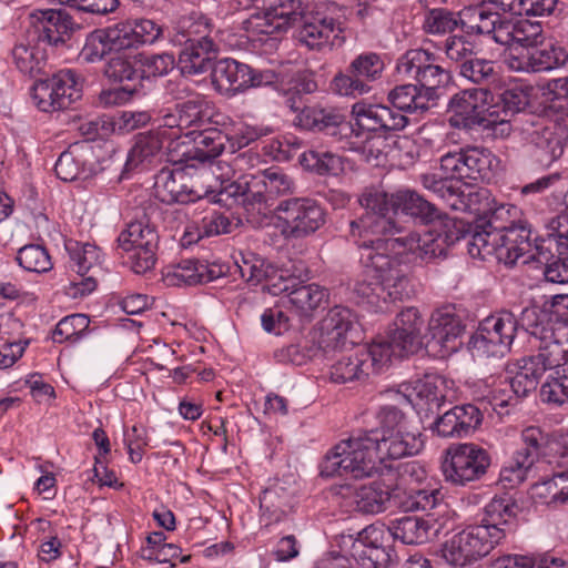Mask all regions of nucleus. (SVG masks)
Wrapping results in <instances>:
<instances>
[{"instance_id":"obj_30","label":"nucleus","mask_w":568,"mask_h":568,"mask_svg":"<svg viewBox=\"0 0 568 568\" xmlns=\"http://www.w3.org/2000/svg\"><path fill=\"white\" fill-rule=\"evenodd\" d=\"M193 145L186 148L181 155H172L171 161L183 162L195 160L201 163L212 162L224 152L234 153V140L216 128L205 129L196 133L193 138Z\"/></svg>"},{"instance_id":"obj_16","label":"nucleus","mask_w":568,"mask_h":568,"mask_svg":"<svg viewBox=\"0 0 568 568\" xmlns=\"http://www.w3.org/2000/svg\"><path fill=\"white\" fill-rule=\"evenodd\" d=\"M275 215L285 239H302L316 232L325 223V213L316 201L291 197L281 201Z\"/></svg>"},{"instance_id":"obj_63","label":"nucleus","mask_w":568,"mask_h":568,"mask_svg":"<svg viewBox=\"0 0 568 568\" xmlns=\"http://www.w3.org/2000/svg\"><path fill=\"white\" fill-rule=\"evenodd\" d=\"M420 398L439 408L447 399V382L442 376H426L414 388Z\"/></svg>"},{"instance_id":"obj_17","label":"nucleus","mask_w":568,"mask_h":568,"mask_svg":"<svg viewBox=\"0 0 568 568\" xmlns=\"http://www.w3.org/2000/svg\"><path fill=\"white\" fill-rule=\"evenodd\" d=\"M384 71L382 58L374 52L355 57L345 71H339L331 81L334 93L343 97L363 95L372 90L371 83L379 80Z\"/></svg>"},{"instance_id":"obj_46","label":"nucleus","mask_w":568,"mask_h":568,"mask_svg":"<svg viewBox=\"0 0 568 568\" xmlns=\"http://www.w3.org/2000/svg\"><path fill=\"white\" fill-rule=\"evenodd\" d=\"M457 69L460 77L485 88L499 79L495 63L491 60L477 58V54L466 60Z\"/></svg>"},{"instance_id":"obj_18","label":"nucleus","mask_w":568,"mask_h":568,"mask_svg":"<svg viewBox=\"0 0 568 568\" xmlns=\"http://www.w3.org/2000/svg\"><path fill=\"white\" fill-rule=\"evenodd\" d=\"M34 105L42 112L69 109L81 98V88L72 70H61L51 78L37 81L31 91Z\"/></svg>"},{"instance_id":"obj_43","label":"nucleus","mask_w":568,"mask_h":568,"mask_svg":"<svg viewBox=\"0 0 568 568\" xmlns=\"http://www.w3.org/2000/svg\"><path fill=\"white\" fill-rule=\"evenodd\" d=\"M388 101L398 112L424 113L430 108V99L417 84H402L388 93Z\"/></svg>"},{"instance_id":"obj_53","label":"nucleus","mask_w":568,"mask_h":568,"mask_svg":"<svg viewBox=\"0 0 568 568\" xmlns=\"http://www.w3.org/2000/svg\"><path fill=\"white\" fill-rule=\"evenodd\" d=\"M163 282L166 286H192L201 284L200 263L184 260L178 265H171L163 272Z\"/></svg>"},{"instance_id":"obj_5","label":"nucleus","mask_w":568,"mask_h":568,"mask_svg":"<svg viewBox=\"0 0 568 568\" xmlns=\"http://www.w3.org/2000/svg\"><path fill=\"white\" fill-rule=\"evenodd\" d=\"M408 385H400L398 389H388L384 396L393 403L379 406L376 412L378 427L367 430L375 433L381 445L387 448L386 454L392 458H403L416 455L423 448V440L419 432L410 430L403 406L412 404Z\"/></svg>"},{"instance_id":"obj_54","label":"nucleus","mask_w":568,"mask_h":568,"mask_svg":"<svg viewBox=\"0 0 568 568\" xmlns=\"http://www.w3.org/2000/svg\"><path fill=\"white\" fill-rule=\"evenodd\" d=\"M532 92L534 87L528 84H516L503 91L499 97V101L501 103L499 112L501 113V116H505L504 123L509 121V115L525 110L529 104Z\"/></svg>"},{"instance_id":"obj_48","label":"nucleus","mask_w":568,"mask_h":568,"mask_svg":"<svg viewBox=\"0 0 568 568\" xmlns=\"http://www.w3.org/2000/svg\"><path fill=\"white\" fill-rule=\"evenodd\" d=\"M115 31V27L110 26L103 30L91 33L80 53L81 58L87 62H95L102 60L111 51H122V47L115 45L110 40L111 33Z\"/></svg>"},{"instance_id":"obj_52","label":"nucleus","mask_w":568,"mask_h":568,"mask_svg":"<svg viewBox=\"0 0 568 568\" xmlns=\"http://www.w3.org/2000/svg\"><path fill=\"white\" fill-rule=\"evenodd\" d=\"M65 250L74 263L73 268L78 275L87 274L100 265V250L94 244L68 241Z\"/></svg>"},{"instance_id":"obj_31","label":"nucleus","mask_w":568,"mask_h":568,"mask_svg":"<svg viewBox=\"0 0 568 568\" xmlns=\"http://www.w3.org/2000/svg\"><path fill=\"white\" fill-rule=\"evenodd\" d=\"M517 509L518 506L511 497L495 496L485 506L480 523L474 526L489 532L490 540L498 546L514 531L513 519L517 516Z\"/></svg>"},{"instance_id":"obj_13","label":"nucleus","mask_w":568,"mask_h":568,"mask_svg":"<svg viewBox=\"0 0 568 568\" xmlns=\"http://www.w3.org/2000/svg\"><path fill=\"white\" fill-rule=\"evenodd\" d=\"M499 160L486 148H467L459 152L447 153L440 159V170L447 178L471 182L493 179Z\"/></svg>"},{"instance_id":"obj_27","label":"nucleus","mask_w":568,"mask_h":568,"mask_svg":"<svg viewBox=\"0 0 568 568\" xmlns=\"http://www.w3.org/2000/svg\"><path fill=\"white\" fill-rule=\"evenodd\" d=\"M211 79L213 87L222 94L232 97L251 87L263 84V74L233 59H221L212 68Z\"/></svg>"},{"instance_id":"obj_32","label":"nucleus","mask_w":568,"mask_h":568,"mask_svg":"<svg viewBox=\"0 0 568 568\" xmlns=\"http://www.w3.org/2000/svg\"><path fill=\"white\" fill-rule=\"evenodd\" d=\"M465 325L452 306L435 310L428 321L427 334L445 353H454L462 345Z\"/></svg>"},{"instance_id":"obj_25","label":"nucleus","mask_w":568,"mask_h":568,"mask_svg":"<svg viewBox=\"0 0 568 568\" xmlns=\"http://www.w3.org/2000/svg\"><path fill=\"white\" fill-rule=\"evenodd\" d=\"M568 61L567 51L550 41L539 42L526 51L517 54L509 53L505 62L507 67L517 72H542L564 65Z\"/></svg>"},{"instance_id":"obj_15","label":"nucleus","mask_w":568,"mask_h":568,"mask_svg":"<svg viewBox=\"0 0 568 568\" xmlns=\"http://www.w3.org/2000/svg\"><path fill=\"white\" fill-rule=\"evenodd\" d=\"M436 61V55L428 50H408L399 58L396 70L404 79L416 81L418 88L433 101L436 90L452 79L450 72Z\"/></svg>"},{"instance_id":"obj_59","label":"nucleus","mask_w":568,"mask_h":568,"mask_svg":"<svg viewBox=\"0 0 568 568\" xmlns=\"http://www.w3.org/2000/svg\"><path fill=\"white\" fill-rule=\"evenodd\" d=\"M439 48L456 68L477 54L476 44L465 36H449L442 42Z\"/></svg>"},{"instance_id":"obj_22","label":"nucleus","mask_w":568,"mask_h":568,"mask_svg":"<svg viewBox=\"0 0 568 568\" xmlns=\"http://www.w3.org/2000/svg\"><path fill=\"white\" fill-rule=\"evenodd\" d=\"M424 318L416 307H406L400 311L395 321L394 328L387 339L375 342L376 345L387 347L388 362L392 356L405 357L417 353L423 346L422 329Z\"/></svg>"},{"instance_id":"obj_36","label":"nucleus","mask_w":568,"mask_h":568,"mask_svg":"<svg viewBox=\"0 0 568 568\" xmlns=\"http://www.w3.org/2000/svg\"><path fill=\"white\" fill-rule=\"evenodd\" d=\"M505 7L495 0H480L459 12L460 27L468 34H490Z\"/></svg>"},{"instance_id":"obj_7","label":"nucleus","mask_w":568,"mask_h":568,"mask_svg":"<svg viewBox=\"0 0 568 568\" xmlns=\"http://www.w3.org/2000/svg\"><path fill=\"white\" fill-rule=\"evenodd\" d=\"M448 106L454 112V116L449 119L453 126L490 128L505 121L499 112V104L494 103L493 92L485 87L465 89L454 94Z\"/></svg>"},{"instance_id":"obj_42","label":"nucleus","mask_w":568,"mask_h":568,"mask_svg":"<svg viewBox=\"0 0 568 568\" xmlns=\"http://www.w3.org/2000/svg\"><path fill=\"white\" fill-rule=\"evenodd\" d=\"M548 372L549 374L540 387V400L552 406L568 404V361L564 364L559 362Z\"/></svg>"},{"instance_id":"obj_39","label":"nucleus","mask_w":568,"mask_h":568,"mask_svg":"<svg viewBox=\"0 0 568 568\" xmlns=\"http://www.w3.org/2000/svg\"><path fill=\"white\" fill-rule=\"evenodd\" d=\"M163 142L152 131L140 133L129 151L125 162V172L146 169L162 159Z\"/></svg>"},{"instance_id":"obj_44","label":"nucleus","mask_w":568,"mask_h":568,"mask_svg":"<svg viewBox=\"0 0 568 568\" xmlns=\"http://www.w3.org/2000/svg\"><path fill=\"white\" fill-rule=\"evenodd\" d=\"M545 237L536 246L534 256L536 262L545 265V278L556 284L568 283V254L560 255L556 248L549 250V254L544 250Z\"/></svg>"},{"instance_id":"obj_35","label":"nucleus","mask_w":568,"mask_h":568,"mask_svg":"<svg viewBox=\"0 0 568 568\" xmlns=\"http://www.w3.org/2000/svg\"><path fill=\"white\" fill-rule=\"evenodd\" d=\"M352 114L356 124L367 131H399L408 124L406 115L384 104L357 102Z\"/></svg>"},{"instance_id":"obj_9","label":"nucleus","mask_w":568,"mask_h":568,"mask_svg":"<svg viewBox=\"0 0 568 568\" xmlns=\"http://www.w3.org/2000/svg\"><path fill=\"white\" fill-rule=\"evenodd\" d=\"M520 326L535 341L565 347L564 339L568 336V295H556L549 308H525Z\"/></svg>"},{"instance_id":"obj_24","label":"nucleus","mask_w":568,"mask_h":568,"mask_svg":"<svg viewBox=\"0 0 568 568\" xmlns=\"http://www.w3.org/2000/svg\"><path fill=\"white\" fill-rule=\"evenodd\" d=\"M523 131L530 158L540 166L548 168L562 155L565 141L555 124H547L542 120L526 121Z\"/></svg>"},{"instance_id":"obj_38","label":"nucleus","mask_w":568,"mask_h":568,"mask_svg":"<svg viewBox=\"0 0 568 568\" xmlns=\"http://www.w3.org/2000/svg\"><path fill=\"white\" fill-rule=\"evenodd\" d=\"M178 65L184 75H197L212 70L217 53L214 40L181 44Z\"/></svg>"},{"instance_id":"obj_41","label":"nucleus","mask_w":568,"mask_h":568,"mask_svg":"<svg viewBox=\"0 0 568 568\" xmlns=\"http://www.w3.org/2000/svg\"><path fill=\"white\" fill-rule=\"evenodd\" d=\"M542 112L555 121L568 120V78L550 80L542 89Z\"/></svg>"},{"instance_id":"obj_8","label":"nucleus","mask_w":568,"mask_h":568,"mask_svg":"<svg viewBox=\"0 0 568 568\" xmlns=\"http://www.w3.org/2000/svg\"><path fill=\"white\" fill-rule=\"evenodd\" d=\"M529 343L538 353L517 359L511 365V373L515 375L510 378V387L517 397H525L535 390L546 372L564 361L567 353L566 347L556 343L549 344L532 338Z\"/></svg>"},{"instance_id":"obj_47","label":"nucleus","mask_w":568,"mask_h":568,"mask_svg":"<svg viewBox=\"0 0 568 568\" xmlns=\"http://www.w3.org/2000/svg\"><path fill=\"white\" fill-rule=\"evenodd\" d=\"M260 180L261 197L257 199V204H265L268 199L274 196L291 193L294 189L292 179L282 171L268 169L256 175Z\"/></svg>"},{"instance_id":"obj_37","label":"nucleus","mask_w":568,"mask_h":568,"mask_svg":"<svg viewBox=\"0 0 568 568\" xmlns=\"http://www.w3.org/2000/svg\"><path fill=\"white\" fill-rule=\"evenodd\" d=\"M213 29L209 17L201 11H192L176 19L168 37L173 45L211 41Z\"/></svg>"},{"instance_id":"obj_10","label":"nucleus","mask_w":568,"mask_h":568,"mask_svg":"<svg viewBox=\"0 0 568 568\" xmlns=\"http://www.w3.org/2000/svg\"><path fill=\"white\" fill-rule=\"evenodd\" d=\"M517 331L518 321L514 314L501 312L481 321L468 345L476 357H503L510 351Z\"/></svg>"},{"instance_id":"obj_60","label":"nucleus","mask_w":568,"mask_h":568,"mask_svg":"<svg viewBox=\"0 0 568 568\" xmlns=\"http://www.w3.org/2000/svg\"><path fill=\"white\" fill-rule=\"evenodd\" d=\"M509 233L510 240L516 242L517 251H524L527 257L523 260V263H527L530 260H535L536 246L544 237H535L531 240V227L527 221H511L509 225H503Z\"/></svg>"},{"instance_id":"obj_14","label":"nucleus","mask_w":568,"mask_h":568,"mask_svg":"<svg viewBox=\"0 0 568 568\" xmlns=\"http://www.w3.org/2000/svg\"><path fill=\"white\" fill-rule=\"evenodd\" d=\"M503 210L496 211L493 216L485 222V227L473 234L468 243V253L473 257L487 258L495 256L499 262L506 265H514L519 258H526L524 251H517L516 242L510 240L509 233L499 224V217Z\"/></svg>"},{"instance_id":"obj_26","label":"nucleus","mask_w":568,"mask_h":568,"mask_svg":"<svg viewBox=\"0 0 568 568\" xmlns=\"http://www.w3.org/2000/svg\"><path fill=\"white\" fill-rule=\"evenodd\" d=\"M454 523L450 518L439 520L434 514L426 517L403 516L393 520L389 531L395 539L406 545H422L438 537L445 530L450 529Z\"/></svg>"},{"instance_id":"obj_29","label":"nucleus","mask_w":568,"mask_h":568,"mask_svg":"<svg viewBox=\"0 0 568 568\" xmlns=\"http://www.w3.org/2000/svg\"><path fill=\"white\" fill-rule=\"evenodd\" d=\"M154 192L155 196L166 204L194 202L209 193L207 190H197L184 170L166 168L158 173Z\"/></svg>"},{"instance_id":"obj_55","label":"nucleus","mask_w":568,"mask_h":568,"mask_svg":"<svg viewBox=\"0 0 568 568\" xmlns=\"http://www.w3.org/2000/svg\"><path fill=\"white\" fill-rule=\"evenodd\" d=\"M219 195L242 197V203L244 205L252 206V209H254V205L257 204V199L262 196L260 193V180H256V175H243L237 181L225 185L219 192Z\"/></svg>"},{"instance_id":"obj_51","label":"nucleus","mask_w":568,"mask_h":568,"mask_svg":"<svg viewBox=\"0 0 568 568\" xmlns=\"http://www.w3.org/2000/svg\"><path fill=\"white\" fill-rule=\"evenodd\" d=\"M520 446L516 449L524 458L535 464L546 454L549 436L539 427H526L520 434Z\"/></svg>"},{"instance_id":"obj_45","label":"nucleus","mask_w":568,"mask_h":568,"mask_svg":"<svg viewBox=\"0 0 568 568\" xmlns=\"http://www.w3.org/2000/svg\"><path fill=\"white\" fill-rule=\"evenodd\" d=\"M85 161L87 152L78 144H74L60 154L54 166L55 174L65 182L74 181L81 176L87 178Z\"/></svg>"},{"instance_id":"obj_12","label":"nucleus","mask_w":568,"mask_h":568,"mask_svg":"<svg viewBox=\"0 0 568 568\" xmlns=\"http://www.w3.org/2000/svg\"><path fill=\"white\" fill-rule=\"evenodd\" d=\"M387 347L373 343L368 347L342 354L329 367V381L335 384L365 381L381 373L388 364Z\"/></svg>"},{"instance_id":"obj_57","label":"nucleus","mask_w":568,"mask_h":568,"mask_svg":"<svg viewBox=\"0 0 568 568\" xmlns=\"http://www.w3.org/2000/svg\"><path fill=\"white\" fill-rule=\"evenodd\" d=\"M90 320L83 314H72L63 317L55 326L52 338L57 343L77 342L87 334Z\"/></svg>"},{"instance_id":"obj_21","label":"nucleus","mask_w":568,"mask_h":568,"mask_svg":"<svg viewBox=\"0 0 568 568\" xmlns=\"http://www.w3.org/2000/svg\"><path fill=\"white\" fill-rule=\"evenodd\" d=\"M159 235L143 221L128 224L118 237V247L130 253L131 267L136 274L150 271L156 262Z\"/></svg>"},{"instance_id":"obj_64","label":"nucleus","mask_w":568,"mask_h":568,"mask_svg":"<svg viewBox=\"0 0 568 568\" xmlns=\"http://www.w3.org/2000/svg\"><path fill=\"white\" fill-rule=\"evenodd\" d=\"M176 112H179V120L184 129L201 126L207 119L205 102L200 97L176 104Z\"/></svg>"},{"instance_id":"obj_62","label":"nucleus","mask_w":568,"mask_h":568,"mask_svg":"<svg viewBox=\"0 0 568 568\" xmlns=\"http://www.w3.org/2000/svg\"><path fill=\"white\" fill-rule=\"evenodd\" d=\"M534 465L535 464L515 452L511 458L501 468L499 480L505 487L514 488L526 480L527 474Z\"/></svg>"},{"instance_id":"obj_4","label":"nucleus","mask_w":568,"mask_h":568,"mask_svg":"<svg viewBox=\"0 0 568 568\" xmlns=\"http://www.w3.org/2000/svg\"><path fill=\"white\" fill-rule=\"evenodd\" d=\"M387 448L381 445L375 433L361 430L347 439L337 443L321 464V475L325 477L351 476L364 479L379 473L385 463L393 459L386 454Z\"/></svg>"},{"instance_id":"obj_33","label":"nucleus","mask_w":568,"mask_h":568,"mask_svg":"<svg viewBox=\"0 0 568 568\" xmlns=\"http://www.w3.org/2000/svg\"><path fill=\"white\" fill-rule=\"evenodd\" d=\"M379 531L369 526L358 532L352 542L351 556L362 568H395L396 556L392 549L377 544Z\"/></svg>"},{"instance_id":"obj_1","label":"nucleus","mask_w":568,"mask_h":568,"mask_svg":"<svg viewBox=\"0 0 568 568\" xmlns=\"http://www.w3.org/2000/svg\"><path fill=\"white\" fill-rule=\"evenodd\" d=\"M361 263L365 271L354 285V293L367 304L381 307L382 303L408 300L414 290L403 267V256L410 252L423 260L446 254L447 246L437 229L423 237L415 233L356 241Z\"/></svg>"},{"instance_id":"obj_6","label":"nucleus","mask_w":568,"mask_h":568,"mask_svg":"<svg viewBox=\"0 0 568 568\" xmlns=\"http://www.w3.org/2000/svg\"><path fill=\"white\" fill-rule=\"evenodd\" d=\"M73 21L67 9H49L40 12V17L33 26V34L37 44L18 43L11 51L16 68L30 77L44 72L47 53L41 43L52 47L64 45L65 37L72 30Z\"/></svg>"},{"instance_id":"obj_34","label":"nucleus","mask_w":568,"mask_h":568,"mask_svg":"<svg viewBox=\"0 0 568 568\" xmlns=\"http://www.w3.org/2000/svg\"><path fill=\"white\" fill-rule=\"evenodd\" d=\"M115 31L110 40L123 50L139 45L153 44L163 37L164 28L154 20L140 18L121 21L114 24Z\"/></svg>"},{"instance_id":"obj_28","label":"nucleus","mask_w":568,"mask_h":568,"mask_svg":"<svg viewBox=\"0 0 568 568\" xmlns=\"http://www.w3.org/2000/svg\"><path fill=\"white\" fill-rule=\"evenodd\" d=\"M274 295L286 294L288 303L301 315H310L314 310L326 303L327 291L315 284H303L295 277L280 275L270 286Z\"/></svg>"},{"instance_id":"obj_23","label":"nucleus","mask_w":568,"mask_h":568,"mask_svg":"<svg viewBox=\"0 0 568 568\" xmlns=\"http://www.w3.org/2000/svg\"><path fill=\"white\" fill-rule=\"evenodd\" d=\"M359 339L356 315L347 307L335 306L321 323L318 345L324 352L355 345Z\"/></svg>"},{"instance_id":"obj_19","label":"nucleus","mask_w":568,"mask_h":568,"mask_svg":"<svg viewBox=\"0 0 568 568\" xmlns=\"http://www.w3.org/2000/svg\"><path fill=\"white\" fill-rule=\"evenodd\" d=\"M490 465V456L486 449L476 444H459L448 450L442 465L446 481L465 486L479 480Z\"/></svg>"},{"instance_id":"obj_2","label":"nucleus","mask_w":568,"mask_h":568,"mask_svg":"<svg viewBox=\"0 0 568 568\" xmlns=\"http://www.w3.org/2000/svg\"><path fill=\"white\" fill-rule=\"evenodd\" d=\"M365 213L351 221V235L356 241L387 237L402 233L390 213L400 210L404 214L428 224L440 217L438 209L415 191H398L388 196L384 192L367 191L359 197Z\"/></svg>"},{"instance_id":"obj_56","label":"nucleus","mask_w":568,"mask_h":568,"mask_svg":"<svg viewBox=\"0 0 568 568\" xmlns=\"http://www.w3.org/2000/svg\"><path fill=\"white\" fill-rule=\"evenodd\" d=\"M16 260L28 272L43 273L52 268L48 251L38 244H29L21 247Z\"/></svg>"},{"instance_id":"obj_50","label":"nucleus","mask_w":568,"mask_h":568,"mask_svg":"<svg viewBox=\"0 0 568 568\" xmlns=\"http://www.w3.org/2000/svg\"><path fill=\"white\" fill-rule=\"evenodd\" d=\"M438 220L439 226L436 227L437 234H439L447 247L462 240L466 241L468 244L473 234L485 227V223L480 225H471L464 220L449 219L447 216H440Z\"/></svg>"},{"instance_id":"obj_3","label":"nucleus","mask_w":568,"mask_h":568,"mask_svg":"<svg viewBox=\"0 0 568 568\" xmlns=\"http://www.w3.org/2000/svg\"><path fill=\"white\" fill-rule=\"evenodd\" d=\"M302 0H277L245 21L246 30L257 34H281L301 22L298 41L311 50H320L332 34L343 32L339 21L321 12H305Z\"/></svg>"},{"instance_id":"obj_61","label":"nucleus","mask_w":568,"mask_h":568,"mask_svg":"<svg viewBox=\"0 0 568 568\" xmlns=\"http://www.w3.org/2000/svg\"><path fill=\"white\" fill-rule=\"evenodd\" d=\"M183 129L184 126L179 120V112L176 114L166 113L161 118L156 130H153L152 132L166 143L165 149L172 156L176 152V148L185 144L184 141L179 142L182 138Z\"/></svg>"},{"instance_id":"obj_58","label":"nucleus","mask_w":568,"mask_h":568,"mask_svg":"<svg viewBox=\"0 0 568 568\" xmlns=\"http://www.w3.org/2000/svg\"><path fill=\"white\" fill-rule=\"evenodd\" d=\"M458 26L459 12L456 14L447 9H432L425 13L423 29L429 34H443L453 32Z\"/></svg>"},{"instance_id":"obj_40","label":"nucleus","mask_w":568,"mask_h":568,"mask_svg":"<svg viewBox=\"0 0 568 568\" xmlns=\"http://www.w3.org/2000/svg\"><path fill=\"white\" fill-rule=\"evenodd\" d=\"M294 123L305 130L325 131L331 130V134L336 133V129L343 125L348 129L344 123V116L333 109H326L318 105L305 106L294 118Z\"/></svg>"},{"instance_id":"obj_49","label":"nucleus","mask_w":568,"mask_h":568,"mask_svg":"<svg viewBox=\"0 0 568 568\" xmlns=\"http://www.w3.org/2000/svg\"><path fill=\"white\" fill-rule=\"evenodd\" d=\"M300 163L318 175L337 174L342 170V159L328 151L307 150L301 154Z\"/></svg>"},{"instance_id":"obj_20","label":"nucleus","mask_w":568,"mask_h":568,"mask_svg":"<svg viewBox=\"0 0 568 568\" xmlns=\"http://www.w3.org/2000/svg\"><path fill=\"white\" fill-rule=\"evenodd\" d=\"M338 494L346 499V505L354 511L375 515L396 505L402 489L386 480H374L359 486H341Z\"/></svg>"},{"instance_id":"obj_11","label":"nucleus","mask_w":568,"mask_h":568,"mask_svg":"<svg viewBox=\"0 0 568 568\" xmlns=\"http://www.w3.org/2000/svg\"><path fill=\"white\" fill-rule=\"evenodd\" d=\"M486 530L474 525L454 534L440 546V556L452 568H474L497 546Z\"/></svg>"}]
</instances>
